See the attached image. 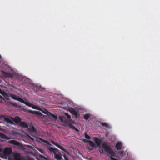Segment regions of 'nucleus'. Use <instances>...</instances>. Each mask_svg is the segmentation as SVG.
Returning <instances> with one entry per match:
<instances>
[{
	"label": "nucleus",
	"mask_w": 160,
	"mask_h": 160,
	"mask_svg": "<svg viewBox=\"0 0 160 160\" xmlns=\"http://www.w3.org/2000/svg\"><path fill=\"white\" fill-rule=\"evenodd\" d=\"M85 137L87 139H90V137L86 133L85 134Z\"/></svg>",
	"instance_id": "obj_25"
},
{
	"label": "nucleus",
	"mask_w": 160,
	"mask_h": 160,
	"mask_svg": "<svg viewBox=\"0 0 160 160\" xmlns=\"http://www.w3.org/2000/svg\"><path fill=\"white\" fill-rule=\"evenodd\" d=\"M8 143L10 144L16 145H19L20 143V142H19L17 141L14 140L9 141H8Z\"/></svg>",
	"instance_id": "obj_11"
},
{
	"label": "nucleus",
	"mask_w": 160,
	"mask_h": 160,
	"mask_svg": "<svg viewBox=\"0 0 160 160\" xmlns=\"http://www.w3.org/2000/svg\"><path fill=\"white\" fill-rule=\"evenodd\" d=\"M101 124L102 126L108 128H110V127L109 124L106 122H103L101 123Z\"/></svg>",
	"instance_id": "obj_18"
},
{
	"label": "nucleus",
	"mask_w": 160,
	"mask_h": 160,
	"mask_svg": "<svg viewBox=\"0 0 160 160\" xmlns=\"http://www.w3.org/2000/svg\"><path fill=\"white\" fill-rule=\"evenodd\" d=\"M65 118L64 117L61 116H59V119L62 122H63V118Z\"/></svg>",
	"instance_id": "obj_24"
},
{
	"label": "nucleus",
	"mask_w": 160,
	"mask_h": 160,
	"mask_svg": "<svg viewBox=\"0 0 160 160\" xmlns=\"http://www.w3.org/2000/svg\"><path fill=\"white\" fill-rule=\"evenodd\" d=\"M99 151L101 154L102 155L103 154V151L102 149V148H99Z\"/></svg>",
	"instance_id": "obj_27"
},
{
	"label": "nucleus",
	"mask_w": 160,
	"mask_h": 160,
	"mask_svg": "<svg viewBox=\"0 0 160 160\" xmlns=\"http://www.w3.org/2000/svg\"><path fill=\"white\" fill-rule=\"evenodd\" d=\"M52 116L53 118L55 119H57V117L53 114H52Z\"/></svg>",
	"instance_id": "obj_30"
},
{
	"label": "nucleus",
	"mask_w": 160,
	"mask_h": 160,
	"mask_svg": "<svg viewBox=\"0 0 160 160\" xmlns=\"http://www.w3.org/2000/svg\"><path fill=\"white\" fill-rule=\"evenodd\" d=\"M63 156H64V158L65 160H68V158L65 155H64Z\"/></svg>",
	"instance_id": "obj_33"
},
{
	"label": "nucleus",
	"mask_w": 160,
	"mask_h": 160,
	"mask_svg": "<svg viewBox=\"0 0 160 160\" xmlns=\"http://www.w3.org/2000/svg\"><path fill=\"white\" fill-rule=\"evenodd\" d=\"M74 130H75L76 131H77L78 132H79V131L78 129L76 128H75Z\"/></svg>",
	"instance_id": "obj_35"
},
{
	"label": "nucleus",
	"mask_w": 160,
	"mask_h": 160,
	"mask_svg": "<svg viewBox=\"0 0 160 160\" xmlns=\"http://www.w3.org/2000/svg\"><path fill=\"white\" fill-rule=\"evenodd\" d=\"M18 126L24 128H26L28 127V124L25 122L22 121H21Z\"/></svg>",
	"instance_id": "obj_12"
},
{
	"label": "nucleus",
	"mask_w": 160,
	"mask_h": 160,
	"mask_svg": "<svg viewBox=\"0 0 160 160\" xmlns=\"http://www.w3.org/2000/svg\"><path fill=\"white\" fill-rule=\"evenodd\" d=\"M39 139L40 140H41V141H42L43 142H44L47 144H48V145H51L50 144L49 142H48V141H47L43 140V139H42L41 138H39Z\"/></svg>",
	"instance_id": "obj_20"
},
{
	"label": "nucleus",
	"mask_w": 160,
	"mask_h": 160,
	"mask_svg": "<svg viewBox=\"0 0 160 160\" xmlns=\"http://www.w3.org/2000/svg\"><path fill=\"white\" fill-rule=\"evenodd\" d=\"M2 74L6 78H12L13 76V74L10 73L6 72L4 71L2 72Z\"/></svg>",
	"instance_id": "obj_8"
},
{
	"label": "nucleus",
	"mask_w": 160,
	"mask_h": 160,
	"mask_svg": "<svg viewBox=\"0 0 160 160\" xmlns=\"http://www.w3.org/2000/svg\"><path fill=\"white\" fill-rule=\"evenodd\" d=\"M123 152L122 151H119L118 152V154L122 156V155L123 154Z\"/></svg>",
	"instance_id": "obj_29"
},
{
	"label": "nucleus",
	"mask_w": 160,
	"mask_h": 160,
	"mask_svg": "<svg viewBox=\"0 0 160 160\" xmlns=\"http://www.w3.org/2000/svg\"><path fill=\"white\" fill-rule=\"evenodd\" d=\"M31 139H32V140L34 139H33V138H31Z\"/></svg>",
	"instance_id": "obj_40"
},
{
	"label": "nucleus",
	"mask_w": 160,
	"mask_h": 160,
	"mask_svg": "<svg viewBox=\"0 0 160 160\" xmlns=\"http://www.w3.org/2000/svg\"><path fill=\"white\" fill-rule=\"evenodd\" d=\"M69 111L72 114L74 115L76 117H77V112L73 108H71L70 109Z\"/></svg>",
	"instance_id": "obj_14"
},
{
	"label": "nucleus",
	"mask_w": 160,
	"mask_h": 160,
	"mask_svg": "<svg viewBox=\"0 0 160 160\" xmlns=\"http://www.w3.org/2000/svg\"><path fill=\"white\" fill-rule=\"evenodd\" d=\"M28 112L32 114H35L36 115H39L41 116L42 115V113L40 112H39V111H32V110H28Z\"/></svg>",
	"instance_id": "obj_9"
},
{
	"label": "nucleus",
	"mask_w": 160,
	"mask_h": 160,
	"mask_svg": "<svg viewBox=\"0 0 160 160\" xmlns=\"http://www.w3.org/2000/svg\"><path fill=\"white\" fill-rule=\"evenodd\" d=\"M3 118V117L2 115H0V119L2 120Z\"/></svg>",
	"instance_id": "obj_34"
},
{
	"label": "nucleus",
	"mask_w": 160,
	"mask_h": 160,
	"mask_svg": "<svg viewBox=\"0 0 160 160\" xmlns=\"http://www.w3.org/2000/svg\"><path fill=\"white\" fill-rule=\"evenodd\" d=\"M10 96L12 99L23 103L27 106L32 107L33 109L40 110L38 107L33 105L32 104L29 103L25 99H22L19 96L14 94H11Z\"/></svg>",
	"instance_id": "obj_1"
},
{
	"label": "nucleus",
	"mask_w": 160,
	"mask_h": 160,
	"mask_svg": "<svg viewBox=\"0 0 160 160\" xmlns=\"http://www.w3.org/2000/svg\"><path fill=\"white\" fill-rule=\"evenodd\" d=\"M2 116L3 117V118H2V119H3L5 121L10 124H13L11 118L10 119L8 118H5L4 116Z\"/></svg>",
	"instance_id": "obj_16"
},
{
	"label": "nucleus",
	"mask_w": 160,
	"mask_h": 160,
	"mask_svg": "<svg viewBox=\"0 0 160 160\" xmlns=\"http://www.w3.org/2000/svg\"><path fill=\"white\" fill-rule=\"evenodd\" d=\"M42 112L46 114H48V113H49V112H48L46 109H45V111H42Z\"/></svg>",
	"instance_id": "obj_28"
},
{
	"label": "nucleus",
	"mask_w": 160,
	"mask_h": 160,
	"mask_svg": "<svg viewBox=\"0 0 160 160\" xmlns=\"http://www.w3.org/2000/svg\"><path fill=\"white\" fill-rule=\"evenodd\" d=\"M65 115L67 117L68 119H69L71 118V117L68 113L65 112L64 113Z\"/></svg>",
	"instance_id": "obj_22"
},
{
	"label": "nucleus",
	"mask_w": 160,
	"mask_h": 160,
	"mask_svg": "<svg viewBox=\"0 0 160 160\" xmlns=\"http://www.w3.org/2000/svg\"><path fill=\"white\" fill-rule=\"evenodd\" d=\"M48 148L50 152H53L54 157L56 159L59 160L62 159L60 151L58 149L52 147H50Z\"/></svg>",
	"instance_id": "obj_2"
},
{
	"label": "nucleus",
	"mask_w": 160,
	"mask_h": 160,
	"mask_svg": "<svg viewBox=\"0 0 160 160\" xmlns=\"http://www.w3.org/2000/svg\"><path fill=\"white\" fill-rule=\"evenodd\" d=\"M92 150V149H90V150Z\"/></svg>",
	"instance_id": "obj_38"
},
{
	"label": "nucleus",
	"mask_w": 160,
	"mask_h": 160,
	"mask_svg": "<svg viewBox=\"0 0 160 160\" xmlns=\"http://www.w3.org/2000/svg\"><path fill=\"white\" fill-rule=\"evenodd\" d=\"M0 137L2 139H4L9 140L10 139V138L1 132H0Z\"/></svg>",
	"instance_id": "obj_15"
},
{
	"label": "nucleus",
	"mask_w": 160,
	"mask_h": 160,
	"mask_svg": "<svg viewBox=\"0 0 160 160\" xmlns=\"http://www.w3.org/2000/svg\"><path fill=\"white\" fill-rule=\"evenodd\" d=\"M51 142L53 145H55V146H57V147H58L59 148L61 149L63 151L65 152H66L68 154L69 153V152H68L67 150H66L64 148L62 147L59 144H58V143H57L56 142H55L53 140H51L50 141Z\"/></svg>",
	"instance_id": "obj_6"
},
{
	"label": "nucleus",
	"mask_w": 160,
	"mask_h": 160,
	"mask_svg": "<svg viewBox=\"0 0 160 160\" xmlns=\"http://www.w3.org/2000/svg\"><path fill=\"white\" fill-rule=\"evenodd\" d=\"M87 141L89 143V145L91 147H95V144L92 141L90 140H88Z\"/></svg>",
	"instance_id": "obj_19"
},
{
	"label": "nucleus",
	"mask_w": 160,
	"mask_h": 160,
	"mask_svg": "<svg viewBox=\"0 0 160 160\" xmlns=\"http://www.w3.org/2000/svg\"><path fill=\"white\" fill-rule=\"evenodd\" d=\"M12 152L11 148H6L4 150L0 153V157L4 158H7L8 157H9Z\"/></svg>",
	"instance_id": "obj_4"
},
{
	"label": "nucleus",
	"mask_w": 160,
	"mask_h": 160,
	"mask_svg": "<svg viewBox=\"0 0 160 160\" xmlns=\"http://www.w3.org/2000/svg\"><path fill=\"white\" fill-rule=\"evenodd\" d=\"M1 91V89H0V91Z\"/></svg>",
	"instance_id": "obj_41"
},
{
	"label": "nucleus",
	"mask_w": 160,
	"mask_h": 160,
	"mask_svg": "<svg viewBox=\"0 0 160 160\" xmlns=\"http://www.w3.org/2000/svg\"><path fill=\"white\" fill-rule=\"evenodd\" d=\"M2 96L1 95H0V98H2Z\"/></svg>",
	"instance_id": "obj_37"
},
{
	"label": "nucleus",
	"mask_w": 160,
	"mask_h": 160,
	"mask_svg": "<svg viewBox=\"0 0 160 160\" xmlns=\"http://www.w3.org/2000/svg\"><path fill=\"white\" fill-rule=\"evenodd\" d=\"M1 58V55H0V58Z\"/></svg>",
	"instance_id": "obj_39"
},
{
	"label": "nucleus",
	"mask_w": 160,
	"mask_h": 160,
	"mask_svg": "<svg viewBox=\"0 0 160 160\" xmlns=\"http://www.w3.org/2000/svg\"><path fill=\"white\" fill-rule=\"evenodd\" d=\"M94 142L95 144L98 146H99L101 143V139H98V138L94 137Z\"/></svg>",
	"instance_id": "obj_13"
},
{
	"label": "nucleus",
	"mask_w": 160,
	"mask_h": 160,
	"mask_svg": "<svg viewBox=\"0 0 160 160\" xmlns=\"http://www.w3.org/2000/svg\"><path fill=\"white\" fill-rule=\"evenodd\" d=\"M10 118L12 121V122H15L17 125H18L21 121V119L18 116H16L14 118L10 117Z\"/></svg>",
	"instance_id": "obj_5"
},
{
	"label": "nucleus",
	"mask_w": 160,
	"mask_h": 160,
	"mask_svg": "<svg viewBox=\"0 0 160 160\" xmlns=\"http://www.w3.org/2000/svg\"><path fill=\"white\" fill-rule=\"evenodd\" d=\"M102 148L110 155L111 156H115L116 153L112 150L110 146L108 145L106 143H104L102 145Z\"/></svg>",
	"instance_id": "obj_3"
},
{
	"label": "nucleus",
	"mask_w": 160,
	"mask_h": 160,
	"mask_svg": "<svg viewBox=\"0 0 160 160\" xmlns=\"http://www.w3.org/2000/svg\"><path fill=\"white\" fill-rule=\"evenodd\" d=\"M69 128H71L73 130H74L75 128V127L73 125H72L71 124H70Z\"/></svg>",
	"instance_id": "obj_26"
},
{
	"label": "nucleus",
	"mask_w": 160,
	"mask_h": 160,
	"mask_svg": "<svg viewBox=\"0 0 160 160\" xmlns=\"http://www.w3.org/2000/svg\"><path fill=\"white\" fill-rule=\"evenodd\" d=\"M2 150H3V149L1 147V146L0 145V153L2 151Z\"/></svg>",
	"instance_id": "obj_32"
},
{
	"label": "nucleus",
	"mask_w": 160,
	"mask_h": 160,
	"mask_svg": "<svg viewBox=\"0 0 160 160\" xmlns=\"http://www.w3.org/2000/svg\"><path fill=\"white\" fill-rule=\"evenodd\" d=\"M28 129L29 131L31 132H36L37 131L36 128L34 126H32L31 127H29Z\"/></svg>",
	"instance_id": "obj_17"
},
{
	"label": "nucleus",
	"mask_w": 160,
	"mask_h": 160,
	"mask_svg": "<svg viewBox=\"0 0 160 160\" xmlns=\"http://www.w3.org/2000/svg\"><path fill=\"white\" fill-rule=\"evenodd\" d=\"M122 146V145L121 142H118L115 145V147L117 150H121Z\"/></svg>",
	"instance_id": "obj_10"
},
{
	"label": "nucleus",
	"mask_w": 160,
	"mask_h": 160,
	"mask_svg": "<svg viewBox=\"0 0 160 160\" xmlns=\"http://www.w3.org/2000/svg\"><path fill=\"white\" fill-rule=\"evenodd\" d=\"M90 117V115L89 114H86L84 116V118L86 120L88 119Z\"/></svg>",
	"instance_id": "obj_21"
},
{
	"label": "nucleus",
	"mask_w": 160,
	"mask_h": 160,
	"mask_svg": "<svg viewBox=\"0 0 160 160\" xmlns=\"http://www.w3.org/2000/svg\"><path fill=\"white\" fill-rule=\"evenodd\" d=\"M13 159L14 160H22L20 155L18 153H14L13 154Z\"/></svg>",
	"instance_id": "obj_7"
},
{
	"label": "nucleus",
	"mask_w": 160,
	"mask_h": 160,
	"mask_svg": "<svg viewBox=\"0 0 160 160\" xmlns=\"http://www.w3.org/2000/svg\"><path fill=\"white\" fill-rule=\"evenodd\" d=\"M9 102L10 104H11L14 106H15L16 107H17V106L18 105H17V103H16L15 102Z\"/></svg>",
	"instance_id": "obj_23"
},
{
	"label": "nucleus",
	"mask_w": 160,
	"mask_h": 160,
	"mask_svg": "<svg viewBox=\"0 0 160 160\" xmlns=\"http://www.w3.org/2000/svg\"><path fill=\"white\" fill-rule=\"evenodd\" d=\"M111 160H117L115 158H114L112 157H110Z\"/></svg>",
	"instance_id": "obj_31"
},
{
	"label": "nucleus",
	"mask_w": 160,
	"mask_h": 160,
	"mask_svg": "<svg viewBox=\"0 0 160 160\" xmlns=\"http://www.w3.org/2000/svg\"><path fill=\"white\" fill-rule=\"evenodd\" d=\"M88 140H87L86 139H83V140H82V141L84 142H88Z\"/></svg>",
	"instance_id": "obj_36"
}]
</instances>
